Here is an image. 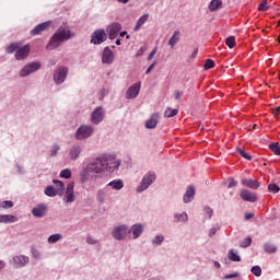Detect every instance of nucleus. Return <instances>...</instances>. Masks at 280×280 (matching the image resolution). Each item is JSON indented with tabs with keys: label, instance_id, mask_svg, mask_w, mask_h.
<instances>
[{
	"label": "nucleus",
	"instance_id": "052dcab7",
	"mask_svg": "<svg viewBox=\"0 0 280 280\" xmlns=\"http://www.w3.org/2000/svg\"><path fill=\"white\" fill-rule=\"evenodd\" d=\"M272 115L275 116L280 115V106L272 108Z\"/></svg>",
	"mask_w": 280,
	"mask_h": 280
},
{
	"label": "nucleus",
	"instance_id": "c9c22d12",
	"mask_svg": "<svg viewBox=\"0 0 280 280\" xmlns=\"http://www.w3.org/2000/svg\"><path fill=\"white\" fill-rule=\"evenodd\" d=\"M59 240H62V234H52L48 237L49 244H56Z\"/></svg>",
	"mask_w": 280,
	"mask_h": 280
},
{
	"label": "nucleus",
	"instance_id": "423d86ee",
	"mask_svg": "<svg viewBox=\"0 0 280 280\" xmlns=\"http://www.w3.org/2000/svg\"><path fill=\"white\" fill-rule=\"evenodd\" d=\"M108 38L106 31L104 30H96L91 36V43L93 45H102Z\"/></svg>",
	"mask_w": 280,
	"mask_h": 280
},
{
	"label": "nucleus",
	"instance_id": "9b49d317",
	"mask_svg": "<svg viewBox=\"0 0 280 280\" xmlns=\"http://www.w3.org/2000/svg\"><path fill=\"white\" fill-rule=\"evenodd\" d=\"M119 32H121V24H119L117 22L110 24L107 27V33H108L110 40H115V38H117V36H119Z\"/></svg>",
	"mask_w": 280,
	"mask_h": 280
},
{
	"label": "nucleus",
	"instance_id": "4be33fe9",
	"mask_svg": "<svg viewBox=\"0 0 280 280\" xmlns=\"http://www.w3.org/2000/svg\"><path fill=\"white\" fill-rule=\"evenodd\" d=\"M27 56H30V46L28 45L18 49L15 52L16 60H25V58H27Z\"/></svg>",
	"mask_w": 280,
	"mask_h": 280
},
{
	"label": "nucleus",
	"instance_id": "2f4dec72",
	"mask_svg": "<svg viewBox=\"0 0 280 280\" xmlns=\"http://www.w3.org/2000/svg\"><path fill=\"white\" fill-rule=\"evenodd\" d=\"M236 152H237V154H240V156H242L246 161L253 160V158L250 156V153L246 152V150H244L242 148H236Z\"/></svg>",
	"mask_w": 280,
	"mask_h": 280
},
{
	"label": "nucleus",
	"instance_id": "a211bd4d",
	"mask_svg": "<svg viewBox=\"0 0 280 280\" xmlns=\"http://www.w3.org/2000/svg\"><path fill=\"white\" fill-rule=\"evenodd\" d=\"M12 261L14 266H16L18 268H23V266H27V264H30V257L19 255V256H14L12 258Z\"/></svg>",
	"mask_w": 280,
	"mask_h": 280
},
{
	"label": "nucleus",
	"instance_id": "338daca9",
	"mask_svg": "<svg viewBox=\"0 0 280 280\" xmlns=\"http://www.w3.org/2000/svg\"><path fill=\"white\" fill-rule=\"evenodd\" d=\"M5 268V262L3 260H0V270H3Z\"/></svg>",
	"mask_w": 280,
	"mask_h": 280
},
{
	"label": "nucleus",
	"instance_id": "de8ad7c7",
	"mask_svg": "<svg viewBox=\"0 0 280 280\" xmlns=\"http://www.w3.org/2000/svg\"><path fill=\"white\" fill-rule=\"evenodd\" d=\"M97 200L98 202H104V200H106V192L104 190L97 192Z\"/></svg>",
	"mask_w": 280,
	"mask_h": 280
},
{
	"label": "nucleus",
	"instance_id": "a18cd8bd",
	"mask_svg": "<svg viewBox=\"0 0 280 280\" xmlns=\"http://www.w3.org/2000/svg\"><path fill=\"white\" fill-rule=\"evenodd\" d=\"M213 67H215V61H213L211 59H207V61L205 63L206 71H208L209 69H213Z\"/></svg>",
	"mask_w": 280,
	"mask_h": 280
},
{
	"label": "nucleus",
	"instance_id": "9d476101",
	"mask_svg": "<svg viewBox=\"0 0 280 280\" xmlns=\"http://www.w3.org/2000/svg\"><path fill=\"white\" fill-rule=\"evenodd\" d=\"M67 73H69V69L65 67L59 68L54 74L56 84H62L67 80Z\"/></svg>",
	"mask_w": 280,
	"mask_h": 280
},
{
	"label": "nucleus",
	"instance_id": "ddd939ff",
	"mask_svg": "<svg viewBox=\"0 0 280 280\" xmlns=\"http://www.w3.org/2000/svg\"><path fill=\"white\" fill-rule=\"evenodd\" d=\"M139 91H141V81L135 83L127 90L126 92L127 100H135V97L139 95Z\"/></svg>",
	"mask_w": 280,
	"mask_h": 280
},
{
	"label": "nucleus",
	"instance_id": "f03ea898",
	"mask_svg": "<svg viewBox=\"0 0 280 280\" xmlns=\"http://www.w3.org/2000/svg\"><path fill=\"white\" fill-rule=\"evenodd\" d=\"M104 163H105V160L102 156L96 158L94 161L90 162L86 165L88 172H90V175L97 178V176H101V174H104V172H106Z\"/></svg>",
	"mask_w": 280,
	"mask_h": 280
},
{
	"label": "nucleus",
	"instance_id": "a19ab883",
	"mask_svg": "<svg viewBox=\"0 0 280 280\" xmlns=\"http://www.w3.org/2000/svg\"><path fill=\"white\" fill-rule=\"evenodd\" d=\"M225 44L230 47V49H233V47H235V36H229L225 39Z\"/></svg>",
	"mask_w": 280,
	"mask_h": 280
},
{
	"label": "nucleus",
	"instance_id": "6e6552de",
	"mask_svg": "<svg viewBox=\"0 0 280 280\" xmlns=\"http://www.w3.org/2000/svg\"><path fill=\"white\" fill-rule=\"evenodd\" d=\"M112 235L114 240H117V241L126 240V236L128 235V226L118 225L114 228Z\"/></svg>",
	"mask_w": 280,
	"mask_h": 280
},
{
	"label": "nucleus",
	"instance_id": "cd10ccee",
	"mask_svg": "<svg viewBox=\"0 0 280 280\" xmlns=\"http://www.w3.org/2000/svg\"><path fill=\"white\" fill-rule=\"evenodd\" d=\"M107 186L112 187V189H116V191H119L120 189H124V180L115 179L113 182H109Z\"/></svg>",
	"mask_w": 280,
	"mask_h": 280
},
{
	"label": "nucleus",
	"instance_id": "0eeeda50",
	"mask_svg": "<svg viewBox=\"0 0 280 280\" xmlns=\"http://www.w3.org/2000/svg\"><path fill=\"white\" fill-rule=\"evenodd\" d=\"M74 189H75V183L70 182L67 185L66 192H65V196H63L65 202H68V203L75 202V191H74Z\"/></svg>",
	"mask_w": 280,
	"mask_h": 280
},
{
	"label": "nucleus",
	"instance_id": "c756f323",
	"mask_svg": "<svg viewBox=\"0 0 280 280\" xmlns=\"http://www.w3.org/2000/svg\"><path fill=\"white\" fill-rule=\"evenodd\" d=\"M44 194H46L49 198H55V196H58L59 192L54 186H47Z\"/></svg>",
	"mask_w": 280,
	"mask_h": 280
},
{
	"label": "nucleus",
	"instance_id": "20e7f679",
	"mask_svg": "<svg viewBox=\"0 0 280 280\" xmlns=\"http://www.w3.org/2000/svg\"><path fill=\"white\" fill-rule=\"evenodd\" d=\"M154 180H156V174L149 172L147 173L140 185L137 187V192L141 194L142 191H145V189H148V187H150V185H152V183H154Z\"/></svg>",
	"mask_w": 280,
	"mask_h": 280
},
{
	"label": "nucleus",
	"instance_id": "bf43d9fd",
	"mask_svg": "<svg viewBox=\"0 0 280 280\" xmlns=\"http://www.w3.org/2000/svg\"><path fill=\"white\" fill-rule=\"evenodd\" d=\"M86 242H88V244H91V245L97 244V241H95V238H93V237H91V236H89V237L86 238Z\"/></svg>",
	"mask_w": 280,
	"mask_h": 280
},
{
	"label": "nucleus",
	"instance_id": "79ce46f5",
	"mask_svg": "<svg viewBox=\"0 0 280 280\" xmlns=\"http://www.w3.org/2000/svg\"><path fill=\"white\" fill-rule=\"evenodd\" d=\"M268 190L271 191L272 194H279L280 187L277 184H269Z\"/></svg>",
	"mask_w": 280,
	"mask_h": 280
},
{
	"label": "nucleus",
	"instance_id": "37998d69",
	"mask_svg": "<svg viewBox=\"0 0 280 280\" xmlns=\"http://www.w3.org/2000/svg\"><path fill=\"white\" fill-rule=\"evenodd\" d=\"M60 177L69 179L71 177V170L70 168L62 170L60 172Z\"/></svg>",
	"mask_w": 280,
	"mask_h": 280
},
{
	"label": "nucleus",
	"instance_id": "2eb2a0df",
	"mask_svg": "<svg viewBox=\"0 0 280 280\" xmlns=\"http://www.w3.org/2000/svg\"><path fill=\"white\" fill-rule=\"evenodd\" d=\"M115 60V54L108 47H105L102 55L103 65H113Z\"/></svg>",
	"mask_w": 280,
	"mask_h": 280
},
{
	"label": "nucleus",
	"instance_id": "603ef678",
	"mask_svg": "<svg viewBox=\"0 0 280 280\" xmlns=\"http://www.w3.org/2000/svg\"><path fill=\"white\" fill-rule=\"evenodd\" d=\"M156 51H159L158 47H154V49L149 54L147 60H152L154 58V56H156Z\"/></svg>",
	"mask_w": 280,
	"mask_h": 280
},
{
	"label": "nucleus",
	"instance_id": "f3484780",
	"mask_svg": "<svg viewBox=\"0 0 280 280\" xmlns=\"http://www.w3.org/2000/svg\"><path fill=\"white\" fill-rule=\"evenodd\" d=\"M49 25H51V21L43 22V23L36 25L31 31V35L32 36H38V34H43V32H45L49 27Z\"/></svg>",
	"mask_w": 280,
	"mask_h": 280
},
{
	"label": "nucleus",
	"instance_id": "4468645a",
	"mask_svg": "<svg viewBox=\"0 0 280 280\" xmlns=\"http://www.w3.org/2000/svg\"><path fill=\"white\" fill-rule=\"evenodd\" d=\"M47 205L39 203L32 209V214L34 218H45V215H47Z\"/></svg>",
	"mask_w": 280,
	"mask_h": 280
},
{
	"label": "nucleus",
	"instance_id": "7c9ffc66",
	"mask_svg": "<svg viewBox=\"0 0 280 280\" xmlns=\"http://www.w3.org/2000/svg\"><path fill=\"white\" fill-rule=\"evenodd\" d=\"M264 250L271 255L272 253H277V246L272 243H265Z\"/></svg>",
	"mask_w": 280,
	"mask_h": 280
},
{
	"label": "nucleus",
	"instance_id": "8fccbe9b",
	"mask_svg": "<svg viewBox=\"0 0 280 280\" xmlns=\"http://www.w3.org/2000/svg\"><path fill=\"white\" fill-rule=\"evenodd\" d=\"M1 207H2V209H12V207H14V202H12V201H3L1 203Z\"/></svg>",
	"mask_w": 280,
	"mask_h": 280
},
{
	"label": "nucleus",
	"instance_id": "f704fd0d",
	"mask_svg": "<svg viewBox=\"0 0 280 280\" xmlns=\"http://www.w3.org/2000/svg\"><path fill=\"white\" fill-rule=\"evenodd\" d=\"M52 183H54V185H56L57 188H55V189H57L59 194L65 191V183H62L61 180H58V179H54Z\"/></svg>",
	"mask_w": 280,
	"mask_h": 280
},
{
	"label": "nucleus",
	"instance_id": "6ab92c4d",
	"mask_svg": "<svg viewBox=\"0 0 280 280\" xmlns=\"http://www.w3.org/2000/svg\"><path fill=\"white\" fill-rule=\"evenodd\" d=\"M80 154H82V147L80 145H72L69 150V159L71 161H78V159H80Z\"/></svg>",
	"mask_w": 280,
	"mask_h": 280
},
{
	"label": "nucleus",
	"instance_id": "39448f33",
	"mask_svg": "<svg viewBox=\"0 0 280 280\" xmlns=\"http://www.w3.org/2000/svg\"><path fill=\"white\" fill-rule=\"evenodd\" d=\"M93 135V127L82 125L77 129L75 139L82 141V139H89Z\"/></svg>",
	"mask_w": 280,
	"mask_h": 280
},
{
	"label": "nucleus",
	"instance_id": "5701e85b",
	"mask_svg": "<svg viewBox=\"0 0 280 280\" xmlns=\"http://www.w3.org/2000/svg\"><path fill=\"white\" fill-rule=\"evenodd\" d=\"M159 117L161 115L159 113H154L149 120L145 121V128L152 130V128H156V125L159 124Z\"/></svg>",
	"mask_w": 280,
	"mask_h": 280
},
{
	"label": "nucleus",
	"instance_id": "864d4df0",
	"mask_svg": "<svg viewBox=\"0 0 280 280\" xmlns=\"http://www.w3.org/2000/svg\"><path fill=\"white\" fill-rule=\"evenodd\" d=\"M237 277H240V273L235 272V273L225 275L224 279H237Z\"/></svg>",
	"mask_w": 280,
	"mask_h": 280
},
{
	"label": "nucleus",
	"instance_id": "1a4fd4ad",
	"mask_svg": "<svg viewBox=\"0 0 280 280\" xmlns=\"http://www.w3.org/2000/svg\"><path fill=\"white\" fill-rule=\"evenodd\" d=\"M40 69V62H32L25 66L20 71L21 78H26V75H30V73H34L35 71H38Z\"/></svg>",
	"mask_w": 280,
	"mask_h": 280
},
{
	"label": "nucleus",
	"instance_id": "c03bdc74",
	"mask_svg": "<svg viewBox=\"0 0 280 280\" xmlns=\"http://www.w3.org/2000/svg\"><path fill=\"white\" fill-rule=\"evenodd\" d=\"M250 272H253L255 275V277H261V267L254 266V267H252Z\"/></svg>",
	"mask_w": 280,
	"mask_h": 280
},
{
	"label": "nucleus",
	"instance_id": "5fc2aeb1",
	"mask_svg": "<svg viewBox=\"0 0 280 280\" xmlns=\"http://www.w3.org/2000/svg\"><path fill=\"white\" fill-rule=\"evenodd\" d=\"M89 174H91V172H89V166H86V167L81 172V177L89 178Z\"/></svg>",
	"mask_w": 280,
	"mask_h": 280
},
{
	"label": "nucleus",
	"instance_id": "473e14b6",
	"mask_svg": "<svg viewBox=\"0 0 280 280\" xmlns=\"http://www.w3.org/2000/svg\"><path fill=\"white\" fill-rule=\"evenodd\" d=\"M228 257L231 261H242V258L235 253V249H230Z\"/></svg>",
	"mask_w": 280,
	"mask_h": 280
},
{
	"label": "nucleus",
	"instance_id": "393cba45",
	"mask_svg": "<svg viewBox=\"0 0 280 280\" xmlns=\"http://www.w3.org/2000/svg\"><path fill=\"white\" fill-rule=\"evenodd\" d=\"M13 222H19V218L12 214L0 215V224H12Z\"/></svg>",
	"mask_w": 280,
	"mask_h": 280
},
{
	"label": "nucleus",
	"instance_id": "f257e3e1",
	"mask_svg": "<svg viewBox=\"0 0 280 280\" xmlns=\"http://www.w3.org/2000/svg\"><path fill=\"white\" fill-rule=\"evenodd\" d=\"M73 36L71 34V31L67 26H61L58 28V31L51 36V38L48 42V45L46 49H56V47H60L65 40H70V38Z\"/></svg>",
	"mask_w": 280,
	"mask_h": 280
},
{
	"label": "nucleus",
	"instance_id": "49530a36",
	"mask_svg": "<svg viewBox=\"0 0 280 280\" xmlns=\"http://www.w3.org/2000/svg\"><path fill=\"white\" fill-rule=\"evenodd\" d=\"M250 244H253V238L246 237L244 240V242L241 243V247L242 248H248V246H250Z\"/></svg>",
	"mask_w": 280,
	"mask_h": 280
},
{
	"label": "nucleus",
	"instance_id": "69168bd1",
	"mask_svg": "<svg viewBox=\"0 0 280 280\" xmlns=\"http://www.w3.org/2000/svg\"><path fill=\"white\" fill-rule=\"evenodd\" d=\"M182 95H183V93L176 92V94H175V100H180Z\"/></svg>",
	"mask_w": 280,
	"mask_h": 280
},
{
	"label": "nucleus",
	"instance_id": "4c0bfd02",
	"mask_svg": "<svg viewBox=\"0 0 280 280\" xmlns=\"http://www.w3.org/2000/svg\"><path fill=\"white\" fill-rule=\"evenodd\" d=\"M268 10H270V7H268V0L262 1V2L258 5V11H259V12H268Z\"/></svg>",
	"mask_w": 280,
	"mask_h": 280
},
{
	"label": "nucleus",
	"instance_id": "b1692460",
	"mask_svg": "<svg viewBox=\"0 0 280 280\" xmlns=\"http://www.w3.org/2000/svg\"><path fill=\"white\" fill-rule=\"evenodd\" d=\"M128 233H132L133 240H137L138 237H141V233H143V225L135 224L128 230Z\"/></svg>",
	"mask_w": 280,
	"mask_h": 280
},
{
	"label": "nucleus",
	"instance_id": "0e129e2a",
	"mask_svg": "<svg viewBox=\"0 0 280 280\" xmlns=\"http://www.w3.org/2000/svg\"><path fill=\"white\" fill-rule=\"evenodd\" d=\"M215 233H218V229L212 228V229L210 230V237H213V235H215Z\"/></svg>",
	"mask_w": 280,
	"mask_h": 280
},
{
	"label": "nucleus",
	"instance_id": "f8f14e48",
	"mask_svg": "<svg viewBox=\"0 0 280 280\" xmlns=\"http://www.w3.org/2000/svg\"><path fill=\"white\" fill-rule=\"evenodd\" d=\"M91 121L95 125L102 124L104 121V108L96 107L91 115Z\"/></svg>",
	"mask_w": 280,
	"mask_h": 280
},
{
	"label": "nucleus",
	"instance_id": "e433bc0d",
	"mask_svg": "<svg viewBox=\"0 0 280 280\" xmlns=\"http://www.w3.org/2000/svg\"><path fill=\"white\" fill-rule=\"evenodd\" d=\"M175 219L177 220V222H187L188 217L186 212H183V213H176Z\"/></svg>",
	"mask_w": 280,
	"mask_h": 280
},
{
	"label": "nucleus",
	"instance_id": "412c9836",
	"mask_svg": "<svg viewBox=\"0 0 280 280\" xmlns=\"http://www.w3.org/2000/svg\"><path fill=\"white\" fill-rule=\"evenodd\" d=\"M195 196H196V188H194V186H188L183 197L185 205L191 202Z\"/></svg>",
	"mask_w": 280,
	"mask_h": 280
},
{
	"label": "nucleus",
	"instance_id": "bb28decb",
	"mask_svg": "<svg viewBox=\"0 0 280 280\" xmlns=\"http://www.w3.org/2000/svg\"><path fill=\"white\" fill-rule=\"evenodd\" d=\"M180 40V31H175L172 35V37L168 39V45L171 49H174L176 47V43Z\"/></svg>",
	"mask_w": 280,
	"mask_h": 280
},
{
	"label": "nucleus",
	"instance_id": "774afa93",
	"mask_svg": "<svg viewBox=\"0 0 280 280\" xmlns=\"http://www.w3.org/2000/svg\"><path fill=\"white\" fill-rule=\"evenodd\" d=\"M86 180H89V177H82L81 176V183H86Z\"/></svg>",
	"mask_w": 280,
	"mask_h": 280
},
{
	"label": "nucleus",
	"instance_id": "e2e57ef3",
	"mask_svg": "<svg viewBox=\"0 0 280 280\" xmlns=\"http://www.w3.org/2000/svg\"><path fill=\"white\" fill-rule=\"evenodd\" d=\"M206 212L208 214V218H211V215H213V210H211V208H207Z\"/></svg>",
	"mask_w": 280,
	"mask_h": 280
},
{
	"label": "nucleus",
	"instance_id": "aec40b11",
	"mask_svg": "<svg viewBox=\"0 0 280 280\" xmlns=\"http://www.w3.org/2000/svg\"><path fill=\"white\" fill-rule=\"evenodd\" d=\"M241 184L243 185V187H248V189H254V190L259 189V182L253 178H243L241 180Z\"/></svg>",
	"mask_w": 280,
	"mask_h": 280
},
{
	"label": "nucleus",
	"instance_id": "a878e982",
	"mask_svg": "<svg viewBox=\"0 0 280 280\" xmlns=\"http://www.w3.org/2000/svg\"><path fill=\"white\" fill-rule=\"evenodd\" d=\"M149 19H150V14H143L142 16H140L139 20L137 21V24H136L133 31L139 32V30H141V27H143V25H145V23H148Z\"/></svg>",
	"mask_w": 280,
	"mask_h": 280
},
{
	"label": "nucleus",
	"instance_id": "3c124183",
	"mask_svg": "<svg viewBox=\"0 0 280 280\" xmlns=\"http://www.w3.org/2000/svg\"><path fill=\"white\" fill-rule=\"evenodd\" d=\"M163 240H165V237H163V236H156V237L153 240V244H155L156 246H161V244H163Z\"/></svg>",
	"mask_w": 280,
	"mask_h": 280
},
{
	"label": "nucleus",
	"instance_id": "4d7b16f0",
	"mask_svg": "<svg viewBox=\"0 0 280 280\" xmlns=\"http://www.w3.org/2000/svg\"><path fill=\"white\" fill-rule=\"evenodd\" d=\"M154 67H156V61H154L151 66H149V68L145 71V75L150 74V72L152 71V69H154Z\"/></svg>",
	"mask_w": 280,
	"mask_h": 280
},
{
	"label": "nucleus",
	"instance_id": "dca6fc26",
	"mask_svg": "<svg viewBox=\"0 0 280 280\" xmlns=\"http://www.w3.org/2000/svg\"><path fill=\"white\" fill-rule=\"evenodd\" d=\"M242 200H245V202H256L257 201V194L252 192L250 190L243 189L240 194Z\"/></svg>",
	"mask_w": 280,
	"mask_h": 280
},
{
	"label": "nucleus",
	"instance_id": "680f3d73",
	"mask_svg": "<svg viewBox=\"0 0 280 280\" xmlns=\"http://www.w3.org/2000/svg\"><path fill=\"white\" fill-rule=\"evenodd\" d=\"M255 218V213H245V220H253Z\"/></svg>",
	"mask_w": 280,
	"mask_h": 280
},
{
	"label": "nucleus",
	"instance_id": "13d9d810",
	"mask_svg": "<svg viewBox=\"0 0 280 280\" xmlns=\"http://www.w3.org/2000/svg\"><path fill=\"white\" fill-rule=\"evenodd\" d=\"M228 187H229V189H231V187H237V182L235 179H230Z\"/></svg>",
	"mask_w": 280,
	"mask_h": 280
},
{
	"label": "nucleus",
	"instance_id": "58836bf2",
	"mask_svg": "<svg viewBox=\"0 0 280 280\" xmlns=\"http://www.w3.org/2000/svg\"><path fill=\"white\" fill-rule=\"evenodd\" d=\"M165 117H176L178 115V109H172V108H166L164 113Z\"/></svg>",
	"mask_w": 280,
	"mask_h": 280
},
{
	"label": "nucleus",
	"instance_id": "ea45409f",
	"mask_svg": "<svg viewBox=\"0 0 280 280\" xmlns=\"http://www.w3.org/2000/svg\"><path fill=\"white\" fill-rule=\"evenodd\" d=\"M19 49V44L12 43L7 47V54H14Z\"/></svg>",
	"mask_w": 280,
	"mask_h": 280
},
{
	"label": "nucleus",
	"instance_id": "72a5a7b5",
	"mask_svg": "<svg viewBox=\"0 0 280 280\" xmlns=\"http://www.w3.org/2000/svg\"><path fill=\"white\" fill-rule=\"evenodd\" d=\"M269 150H271V152H273V154H276L277 156H280L279 142H273V143L269 144Z\"/></svg>",
	"mask_w": 280,
	"mask_h": 280
},
{
	"label": "nucleus",
	"instance_id": "c85d7f7f",
	"mask_svg": "<svg viewBox=\"0 0 280 280\" xmlns=\"http://www.w3.org/2000/svg\"><path fill=\"white\" fill-rule=\"evenodd\" d=\"M220 8H222V0H211L209 4L210 12H217Z\"/></svg>",
	"mask_w": 280,
	"mask_h": 280
},
{
	"label": "nucleus",
	"instance_id": "09e8293b",
	"mask_svg": "<svg viewBox=\"0 0 280 280\" xmlns=\"http://www.w3.org/2000/svg\"><path fill=\"white\" fill-rule=\"evenodd\" d=\"M59 151H60V145L54 144L51 150H50V156H56Z\"/></svg>",
	"mask_w": 280,
	"mask_h": 280
},
{
	"label": "nucleus",
	"instance_id": "6e6d98bb",
	"mask_svg": "<svg viewBox=\"0 0 280 280\" xmlns=\"http://www.w3.org/2000/svg\"><path fill=\"white\" fill-rule=\"evenodd\" d=\"M145 50H147L145 47L140 48V49L137 51V54H136L137 58H139L140 56H143V54H145Z\"/></svg>",
	"mask_w": 280,
	"mask_h": 280
},
{
	"label": "nucleus",
	"instance_id": "7ed1b4c3",
	"mask_svg": "<svg viewBox=\"0 0 280 280\" xmlns=\"http://www.w3.org/2000/svg\"><path fill=\"white\" fill-rule=\"evenodd\" d=\"M102 159L105 160L104 167L106 172H115V170H119L121 165V160H116L113 155H102Z\"/></svg>",
	"mask_w": 280,
	"mask_h": 280
}]
</instances>
